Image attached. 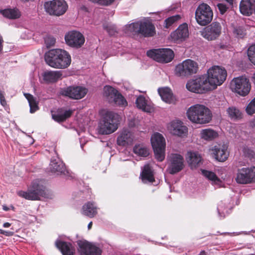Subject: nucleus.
<instances>
[{"mask_svg":"<svg viewBox=\"0 0 255 255\" xmlns=\"http://www.w3.org/2000/svg\"><path fill=\"white\" fill-rule=\"evenodd\" d=\"M45 60L50 66L59 69L68 67L71 62L69 54L61 49H52L48 51L45 55Z\"/></svg>","mask_w":255,"mask_h":255,"instance_id":"1","label":"nucleus"},{"mask_svg":"<svg viewBox=\"0 0 255 255\" xmlns=\"http://www.w3.org/2000/svg\"><path fill=\"white\" fill-rule=\"evenodd\" d=\"M187 115L190 121L198 124H208L212 119V114L210 109L199 104L190 107L187 111Z\"/></svg>","mask_w":255,"mask_h":255,"instance_id":"2","label":"nucleus"},{"mask_svg":"<svg viewBox=\"0 0 255 255\" xmlns=\"http://www.w3.org/2000/svg\"><path fill=\"white\" fill-rule=\"evenodd\" d=\"M120 116L113 112L106 111L103 114L98 127V132L101 134H109L118 128Z\"/></svg>","mask_w":255,"mask_h":255,"instance_id":"3","label":"nucleus"},{"mask_svg":"<svg viewBox=\"0 0 255 255\" xmlns=\"http://www.w3.org/2000/svg\"><path fill=\"white\" fill-rule=\"evenodd\" d=\"M18 195L26 199L31 200H37L41 197H47L45 187L39 180L33 181L27 191H20L18 192Z\"/></svg>","mask_w":255,"mask_h":255,"instance_id":"4","label":"nucleus"},{"mask_svg":"<svg viewBox=\"0 0 255 255\" xmlns=\"http://www.w3.org/2000/svg\"><path fill=\"white\" fill-rule=\"evenodd\" d=\"M128 30L145 37H152L155 34L153 24L148 21H138L128 25Z\"/></svg>","mask_w":255,"mask_h":255,"instance_id":"5","label":"nucleus"},{"mask_svg":"<svg viewBox=\"0 0 255 255\" xmlns=\"http://www.w3.org/2000/svg\"><path fill=\"white\" fill-rule=\"evenodd\" d=\"M208 86L214 88L221 85L226 80L227 72L226 70L219 66H214L209 69L207 72Z\"/></svg>","mask_w":255,"mask_h":255,"instance_id":"6","label":"nucleus"},{"mask_svg":"<svg viewBox=\"0 0 255 255\" xmlns=\"http://www.w3.org/2000/svg\"><path fill=\"white\" fill-rule=\"evenodd\" d=\"M236 181L241 184H248L255 182V166L239 168L237 171Z\"/></svg>","mask_w":255,"mask_h":255,"instance_id":"7","label":"nucleus"},{"mask_svg":"<svg viewBox=\"0 0 255 255\" xmlns=\"http://www.w3.org/2000/svg\"><path fill=\"white\" fill-rule=\"evenodd\" d=\"M44 8L49 15L59 16L65 13L67 5L64 0H52L45 2Z\"/></svg>","mask_w":255,"mask_h":255,"instance_id":"8","label":"nucleus"},{"mask_svg":"<svg viewBox=\"0 0 255 255\" xmlns=\"http://www.w3.org/2000/svg\"><path fill=\"white\" fill-rule=\"evenodd\" d=\"M151 143L156 159L159 161H163L165 158V147L164 137L159 133H155L151 137Z\"/></svg>","mask_w":255,"mask_h":255,"instance_id":"9","label":"nucleus"},{"mask_svg":"<svg viewBox=\"0 0 255 255\" xmlns=\"http://www.w3.org/2000/svg\"><path fill=\"white\" fill-rule=\"evenodd\" d=\"M213 13L211 7L206 3L200 4L195 12V18L200 25L205 26L212 20Z\"/></svg>","mask_w":255,"mask_h":255,"instance_id":"10","label":"nucleus"},{"mask_svg":"<svg viewBox=\"0 0 255 255\" xmlns=\"http://www.w3.org/2000/svg\"><path fill=\"white\" fill-rule=\"evenodd\" d=\"M103 96L109 103L120 106H126L127 102L124 97L119 92L110 86L104 88Z\"/></svg>","mask_w":255,"mask_h":255,"instance_id":"11","label":"nucleus"},{"mask_svg":"<svg viewBox=\"0 0 255 255\" xmlns=\"http://www.w3.org/2000/svg\"><path fill=\"white\" fill-rule=\"evenodd\" d=\"M198 63L191 59H187L176 66L175 73L179 76H188L197 73Z\"/></svg>","mask_w":255,"mask_h":255,"instance_id":"12","label":"nucleus"},{"mask_svg":"<svg viewBox=\"0 0 255 255\" xmlns=\"http://www.w3.org/2000/svg\"><path fill=\"white\" fill-rule=\"evenodd\" d=\"M231 88L233 91L241 96H245L251 90L249 80L244 76L235 78L231 82Z\"/></svg>","mask_w":255,"mask_h":255,"instance_id":"13","label":"nucleus"},{"mask_svg":"<svg viewBox=\"0 0 255 255\" xmlns=\"http://www.w3.org/2000/svg\"><path fill=\"white\" fill-rule=\"evenodd\" d=\"M147 55L154 60L161 63H168L174 58L173 51L169 48L153 49L147 52Z\"/></svg>","mask_w":255,"mask_h":255,"instance_id":"14","label":"nucleus"},{"mask_svg":"<svg viewBox=\"0 0 255 255\" xmlns=\"http://www.w3.org/2000/svg\"><path fill=\"white\" fill-rule=\"evenodd\" d=\"M186 88L191 92L197 93H202L203 91L211 89L208 86L206 75L197 77L189 81L186 84Z\"/></svg>","mask_w":255,"mask_h":255,"instance_id":"15","label":"nucleus"},{"mask_svg":"<svg viewBox=\"0 0 255 255\" xmlns=\"http://www.w3.org/2000/svg\"><path fill=\"white\" fill-rule=\"evenodd\" d=\"M167 171L171 174L180 172L184 167L183 157L178 153H171L167 156Z\"/></svg>","mask_w":255,"mask_h":255,"instance_id":"16","label":"nucleus"},{"mask_svg":"<svg viewBox=\"0 0 255 255\" xmlns=\"http://www.w3.org/2000/svg\"><path fill=\"white\" fill-rule=\"evenodd\" d=\"M222 26L218 22H213L205 27L202 31V36L208 40H214L221 34Z\"/></svg>","mask_w":255,"mask_h":255,"instance_id":"17","label":"nucleus"},{"mask_svg":"<svg viewBox=\"0 0 255 255\" xmlns=\"http://www.w3.org/2000/svg\"><path fill=\"white\" fill-rule=\"evenodd\" d=\"M66 43L69 46L74 48L81 47L85 42L83 34L77 31H71L65 35Z\"/></svg>","mask_w":255,"mask_h":255,"instance_id":"18","label":"nucleus"},{"mask_svg":"<svg viewBox=\"0 0 255 255\" xmlns=\"http://www.w3.org/2000/svg\"><path fill=\"white\" fill-rule=\"evenodd\" d=\"M88 89L81 86H70L63 90L62 94L73 99H81L85 97Z\"/></svg>","mask_w":255,"mask_h":255,"instance_id":"19","label":"nucleus"},{"mask_svg":"<svg viewBox=\"0 0 255 255\" xmlns=\"http://www.w3.org/2000/svg\"><path fill=\"white\" fill-rule=\"evenodd\" d=\"M79 251L81 255H101V250L86 241H79L78 242Z\"/></svg>","mask_w":255,"mask_h":255,"instance_id":"20","label":"nucleus"},{"mask_svg":"<svg viewBox=\"0 0 255 255\" xmlns=\"http://www.w3.org/2000/svg\"><path fill=\"white\" fill-rule=\"evenodd\" d=\"M168 130L174 135L184 136L187 133V128L179 120L173 121L168 126Z\"/></svg>","mask_w":255,"mask_h":255,"instance_id":"21","label":"nucleus"},{"mask_svg":"<svg viewBox=\"0 0 255 255\" xmlns=\"http://www.w3.org/2000/svg\"><path fill=\"white\" fill-rule=\"evenodd\" d=\"M172 39L175 41H182L185 40L189 36L188 25L184 23L177 28L176 30L171 33Z\"/></svg>","mask_w":255,"mask_h":255,"instance_id":"22","label":"nucleus"},{"mask_svg":"<svg viewBox=\"0 0 255 255\" xmlns=\"http://www.w3.org/2000/svg\"><path fill=\"white\" fill-rule=\"evenodd\" d=\"M226 144H218L214 147L213 151L216 159L219 161H224L228 157L229 152Z\"/></svg>","mask_w":255,"mask_h":255,"instance_id":"23","label":"nucleus"},{"mask_svg":"<svg viewBox=\"0 0 255 255\" xmlns=\"http://www.w3.org/2000/svg\"><path fill=\"white\" fill-rule=\"evenodd\" d=\"M187 163L191 168L193 169L198 167L201 161V156L197 152L188 151L186 156Z\"/></svg>","mask_w":255,"mask_h":255,"instance_id":"24","label":"nucleus"},{"mask_svg":"<svg viewBox=\"0 0 255 255\" xmlns=\"http://www.w3.org/2000/svg\"><path fill=\"white\" fill-rule=\"evenodd\" d=\"M49 169L52 172L57 175L64 173L65 169L64 163L58 158L51 159Z\"/></svg>","mask_w":255,"mask_h":255,"instance_id":"25","label":"nucleus"},{"mask_svg":"<svg viewBox=\"0 0 255 255\" xmlns=\"http://www.w3.org/2000/svg\"><path fill=\"white\" fill-rule=\"evenodd\" d=\"M61 76L62 73L60 71H47L42 74L43 80L47 83L56 82Z\"/></svg>","mask_w":255,"mask_h":255,"instance_id":"26","label":"nucleus"},{"mask_svg":"<svg viewBox=\"0 0 255 255\" xmlns=\"http://www.w3.org/2000/svg\"><path fill=\"white\" fill-rule=\"evenodd\" d=\"M133 139V134L128 129H124L118 137L117 142L120 145H125L131 143Z\"/></svg>","mask_w":255,"mask_h":255,"instance_id":"27","label":"nucleus"},{"mask_svg":"<svg viewBox=\"0 0 255 255\" xmlns=\"http://www.w3.org/2000/svg\"><path fill=\"white\" fill-rule=\"evenodd\" d=\"M81 213L83 215L90 218L94 217L98 213L97 208L95 203L89 202L84 204L82 207Z\"/></svg>","mask_w":255,"mask_h":255,"instance_id":"28","label":"nucleus"},{"mask_svg":"<svg viewBox=\"0 0 255 255\" xmlns=\"http://www.w3.org/2000/svg\"><path fill=\"white\" fill-rule=\"evenodd\" d=\"M55 245L61 251L63 255H74L75 250L70 243L62 241H56Z\"/></svg>","mask_w":255,"mask_h":255,"instance_id":"29","label":"nucleus"},{"mask_svg":"<svg viewBox=\"0 0 255 255\" xmlns=\"http://www.w3.org/2000/svg\"><path fill=\"white\" fill-rule=\"evenodd\" d=\"M158 92L163 101L169 104H171L173 102L174 99L173 94L169 88L167 87L159 88Z\"/></svg>","mask_w":255,"mask_h":255,"instance_id":"30","label":"nucleus"},{"mask_svg":"<svg viewBox=\"0 0 255 255\" xmlns=\"http://www.w3.org/2000/svg\"><path fill=\"white\" fill-rule=\"evenodd\" d=\"M141 178L143 182H153L154 181L151 167L149 164L145 165L141 173Z\"/></svg>","mask_w":255,"mask_h":255,"instance_id":"31","label":"nucleus"},{"mask_svg":"<svg viewBox=\"0 0 255 255\" xmlns=\"http://www.w3.org/2000/svg\"><path fill=\"white\" fill-rule=\"evenodd\" d=\"M135 104L138 109L144 112L150 113L152 110V107L147 104V101L143 96H139L136 98Z\"/></svg>","mask_w":255,"mask_h":255,"instance_id":"32","label":"nucleus"},{"mask_svg":"<svg viewBox=\"0 0 255 255\" xmlns=\"http://www.w3.org/2000/svg\"><path fill=\"white\" fill-rule=\"evenodd\" d=\"M201 171L202 174L208 180L211 181L213 184L220 185L221 181L213 172L206 170H202Z\"/></svg>","mask_w":255,"mask_h":255,"instance_id":"33","label":"nucleus"},{"mask_svg":"<svg viewBox=\"0 0 255 255\" xmlns=\"http://www.w3.org/2000/svg\"><path fill=\"white\" fill-rule=\"evenodd\" d=\"M218 136V133L215 130L207 128L203 129L201 132V137L207 140H211Z\"/></svg>","mask_w":255,"mask_h":255,"instance_id":"34","label":"nucleus"},{"mask_svg":"<svg viewBox=\"0 0 255 255\" xmlns=\"http://www.w3.org/2000/svg\"><path fill=\"white\" fill-rule=\"evenodd\" d=\"M133 152L135 154L143 157H146L149 155L148 148L143 144L135 145L133 147Z\"/></svg>","mask_w":255,"mask_h":255,"instance_id":"35","label":"nucleus"},{"mask_svg":"<svg viewBox=\"0 0 255 255\" xmlns=\"http://www.w3.org/2000/svg\"><path fill=\"white\" fill-rule=\"evenodd\" d=\"M72 113L73 112L71 110L65 111L63 113L53 114L52 118L56 122H62L69 118Z\"/></svg>","mask_w":255,"mask_h":255,"instance_id":"36","label":"nucleus"},{"mask_svg":"<svg viewBox=\"0 0 255 255\" xmlns=\"http://www.w3.org/2000/svg\"><path fill=\"white\" fill-rule=\"evenodd\" d=\"M2 14L6 17L15 19L20 16V13L16 9H7L2 10Z\"/></svg>","mask_w":255,"mask_h":255,"instance_id":"37","label":"nucleus"},{"mask_svg":"<svg viewBox=\"0 0 255 255\" xmlns=\"http://www.w3.org/2000/svg\"><path fill=\"white\" fill-rule=\"evenodd\" d=\"M25 98L28 101L30 107V112L33 113L38 109L37 104L32 95L29 94H24Z\"/></svg>","mask_w":255,"mask_h":255,"instance_id":"38","label":"nucleus"},{"mask_svg":"<svg viewBox=\"0 0 255 255\" xmlns=\"http://www.w3.org/2000/svg\"><path fill=\"white\" fill-rule=\"evenodd\" d=\"M227 111L231 119H237L241 116L240 111L234 107H229Z\"/></svg>","mask_w":255,"mask_h":255,"instance_id":"39","label":"nucleus"},{"mask_svg":"<svg viewBox=\"0 0 255 255\" xmlns=\"http://www.w3.org/2000/svg\"><path fill=\"white\" fill-rule=\"evenodd\" d=\"M181 18V16L179 14H176L170 16L164 20V24L166 28H168L174 23L178 21Z\"/></svg>","mask_w":255,"mask_h":255,"instance_id":"40","label":"nucleus"},{"mask_svg":"<svg viewBox=\"0 0 255 255\" xmlns=\"http://www.w3.org/2000/svg\"><path fill=\"white\" fill-rule=\"evenodd\" d=\"M248 56L250 61L255 65V45H252L249 48Z\"/></svg>","mask_w":255,"mask_h":255,"instance_id":"41","label":"nucleus"},{"mask_svg":"<svg viewBox=\"0 0 255 255\" xmlns=\"http://www.w3.org/2000/svg\"><path fill=\"white\" fill-rule=\"evenodd\" d=\"M246 112L250 115L255 113V98L247 106Z\"/></svg>","mask_w":255,"mask_h":255,"instance_id":"42","label":"nucleus"},{"mask_svg":"<svg viewBox=\"0 0 255 255\" xmlns=\"http://www.w3.org/2000/svg\"><path fill=\"white\" fill-rule=\"evenodd\" d=\"M217 209L219 215L221 217H225L226 215L228 214V210L225 208L223 203H221L219 205Z\"/></svg>","mask_w":255,"mask_h":255,"instance_id":"43","label":"nucleus"},{"mask_svg":"<svg viewBox=\"0 0 255 255\" xmlns=\"http://www.w3.org/2000/svg\"><path fill=\"white\" fill-rule=\"evenodd\" d=\"M245 155L249 158H252L254 155V151L251 148L245 146L243 149Z\"/></svg>","mask_w":255,"mask_h":255,"instance_id":"44","label":"nucleus"},{"mask_svg":"<svg viewBox=\"0 0 255 255\" xmlns=\"http://www.w3.org/2000/svg\"><path fill=\"white\" fill-rule=\"evenodd\" d=\"M234 32L239 38H243L245 35V30L242 27H238L235 28Z\"/></svg>","mask_w":255,"mask_h":255,"instance_id":"45","label":"nucleus"},{"mask_svg":"<svg viewBox=\"0 0 255 255\" xmlns=\"http://www.w3.org/2000/svg\"><path fill=\"white\" fill-rule=\"evenodd\" d=\"M55 39L52 36H47L45 38V43L47 47L53 46L55 43Z\"/></svg>","mask_w":255,"mask_h":255,"instance_id":"46","label":"nucleus"},{"mask_svg":"<svg viewBox=\"0 0 255 255\" xmlns=\"http://www.w3.org/2000/svg\"><path fill=\"white\" fill-rule=\"evenodd\" d=\"M217 7L222 14H224L228 9V7L223 3H218Z\"/></svg>","mask_w":255,"mask_h":255,"instance_id":"47","label":"nucleus"},{"mask_svg":"<svg viewBox=\"0 0 255 255\" xmlns=\"http://www.w3.org/2000/svg\"><path fill=\"white\" fill-rule=\"evenodd\" d=\"M104 27L105 29L107 30L108 32L109 33L110 35H113L115 34V33L116 32V29L114 26H112L111 25H104Z\"/></svg>","mask_w":255,"mask_h":255,"instance_id":"48","label":"nucleus"},{"mask_svg":"<svg viewBox=\"0 0 255 255\" xmlns=\"http://www.w3.org/2000/svg\"><path fill=\"white\" fill-rule=\"evenodd\" d=\"M115 0H99L98 4L102 5H109L111 4Z\"/></svg>","mask_w":255,"mask_h":255,"instance_id":"49","label":"nucleus"},{"mask_svg":"<svg viewBox=\"0 0 255 255\" xmlns=\"http://www.w3.org/2000/svg\"><path fill=\"white\" fill-rule=\"evenodd\" d=\"M0 102L1 105L4 107L6 105V102L3 95V93L2 91L0 90Z\"/></svg>","mask_w":255,"mask_h":255,"instance_id":"50","label":"nucleus"},{"mask_svg":"<svg viewBox=\"0 0 255 255\" xmlns=\"http://www.w3.org/2000/svg\"><path fill=\"white\" fill-rule=\"evenodd\" d=\"M0 234L7 237H10L13 235L14 232L12 231H7L0 229Z\"/></svg>","mask_w":255,"mask_h":255,"instance_id":"51","label":"nucleus"},{"mask_svg":"<svg viewBox=\"0 0 255 255\" xmlns=\"http://www.w3.org/2000/svg\"><path fill=\"white\" fill-rule=\"evenodd\" d=\"M10 226H11V224H10L9 223H8V222L4 223L3 224V227L4 228H8V227H9Z\"/></svg>","mask_w":255,"mask_h":255,"instance_id":"52","label":"nucleus"},{"mask_svg":"<svg viewBox=\"0 0 255 255\" xmlns=\"http://www.w3.org/2000/svg\"><path fill=\"white\" fill-rule=\"evenodd\" d=\"M252 126L255 127V118L251 121Z\"/></svg>","mask_w":255,"mask_h":255,"instance_id":"53","label":"nucleus"},{"mask_svg":"<svg viewBox=\"0 0 255 255\" xmlns=\"http://www.w3.org/2000/svg\"><path fill=\"white\" fill-rule=\"evenodd\" d=\"M92 224H93L92 222H90L89 223V224L88 225V230H90L91 229L92 226Z\"/></svg>","mask_w":255,"mask_h":255,"instance_id":"54","label":"nucleus"},{"mask_svg":"<svg viewBox=\"0 0 255 255\" xmlns=\"http://www.w3.org/2000/svg\"><path fill=\"white\" fill-rule=\"evenodd\" d=\"M135 126L134 124L133 123V122H132V121H130L129 123V127H134Z\"/></svg>","mask_w":255,"mask_h":255,"instance_id":"55","label":"nucleus"},{"mask_svg":"<svg viewBox=\"0 0 255 255\" xmlns=\"http://www.w3.org/2000/svg\"><path fill=\"white\" fill-rule=\"evenodd\" d=\"M199 255H207V253L204 251H202L200 253Z\"/></svg>","mask_w":255,"mask_h":255,"instance_id":"56","label":"nucleus"},{"mask_svg":"<svg viewBox=\"0 0 255 255\" xmlns=\"http://www.w3.org/2000/svg\"><path fill=\"white\" fill-rule=\"evenodd\" d=\"M2 209L4 211H8L9 210V208L8 207H7L6 206H2Z\"/></svg>","mask_w":255,"mask_h":255,"instance_id":"57","label":"nucleus"},{"mask_svg":"<svg viewBox=\"0 0 255 255\" xmlns=\"http://www.w3.org/2000/svg\"><path fill=\"white\" fill-rule=\"evenodd\" d=\"M226 0L230 3H232V2H233V0Z\"/></svg>","mask_w":255,"mask_h":255,"instance_id":"58","label":"nucleus"},{"mask_svg":"<svg viewBox=\"0 0 255 255\" xmlns=\"http://www.w3.org/2000/svg\"><path fill=\"white\" fill-rule=\"evenodd\" d=\"M253 78L254 79V83H255V73L254 74Z\"/></svg>","mask_w":255,"mask_h":255,"instance_id":"59","label":"nucleus"}]
</instances>
